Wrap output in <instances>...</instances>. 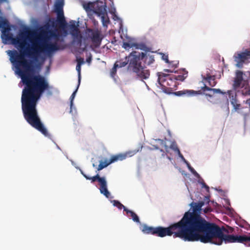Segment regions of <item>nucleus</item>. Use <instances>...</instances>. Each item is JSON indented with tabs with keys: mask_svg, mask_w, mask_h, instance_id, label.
Masks as SVG:
<instances>
[{
	"mask_svg": "<svg viewBox=\"0 0 250 250\" xmlns=\"http://www.w3.org/2000/svg\"><path fill=\"white\" fill-rule=\"evenodd\" d=\"M0 28H1V38L5 42L12 41V43L18 45L20 52L17 50H8L11 62L14 64L15 72L21 78L24 85L21 98V108L24 118L32 127L41 132L46 137L50 134L42 123L36 109L38 101L42 94L46 92L47 95L53 94V87L49 85L46 78L41 75H30L32 70L31 62L27 60L28 57L37 61L42 53L49 55L59 50L57 43L37 42L40 38L34 31L26 29L17 38H13L9 32L11 27L8 20L0 17Z\"/></svg>",
	"mask_w": 250,
	"mask_h": 250,
	"instance_id": "1",
	"label": "nucleus"
},
{
	"mask_svg": "<svg viewBox=\"0 0 250 250\" xmlns=\"http://www.w3.org/2000/svg\"><path fill=\"white\" fill-rule=\"evenodd\" d=\"M190 226L188 242L200 241L204 243H211L220 245L224 241L225 243H243L250 247V236L227 234L233 231L232 228H221L194 213L191 214Z\"/></svg>",
	"mask_w": 250,
	"mask_h": 250,
	"instance_id": "2",
	"label": "nucleus"
},
{
	"mask_svg": "<svg viewBox=\"0 0 250 250\" xmlns=\"http://www.w3.org/2000/svg\"><path fill=\"white\" fill-rule=\"evenodd\" d=\"M191 214L186 212L180 221L167 228L160 226L155 228L143 224L141 229L145 234H152L160 237L173 235L174 238H180L185 241L188 242Z\"/></svg>",
	"mask_w": 250,
	"mask_h": 250,
	"instance_id": "3",
	"label": "nucleus"
},
{
	"mask_svg": "<svg viewBox=\"0 0 250 250\" xmlns=\"http://www.w3.org/2000/svg\"><path fill=\"white\" fill-rule=\"evenodd\" d=\"M130 60L127 69L135 73L141 80H146L150 76V71L143 65L142 61L147 65H150L155 61L154 56L146 55V53L134 51L130 53Z\"/></svg>",
	"mask_w": 250,
	"mask_h": 250,
	"instance_id": "4",
	"label": "nucleus"
},
{
	"mask_svg": "<svg viewBox=\"0 0 250 250\" xmlns=\"http://www.w3.org/2000/svg\"><path fill=\"white\" fill-rule=\"evenodd\" d=\"M158 83L159 87L163 91L167 94H171L179 85V83L175 80V75L167 74L163 72H158Z\"/></svg>",
	"mask_w": 250,
	"mask_h": 250,
	"instance_id": "5",
	"label": "nucleus"
},
{
	"mask_svg": "<svg viewBox=\"0 0 250 250\" xmlns=\"http://www.w3.org/2000/svg\"><path fill=\"white\" fill-rule=\"evenodd\" d=\"M87 180H90L92 183L97 181L100 185L99 190L101 194L104 195L106 198H109L110 193L107 189V182L105 177H100L98 174L93 177H89L87 175H84Z\"/></svg>",
	"mask_w": 250,
	"mask_h": 250,
	"instance_id": "6",
	"label": "nucleus"
},
{
	"mask_svg": "<svg viewBox=\"0 0 250 250\" xmlns=\"http://www.w3.org/2000/svg\"><path fill=\"white\" fill-rule=\"evenodd\" d=\"M85 33L95 47H98L101 45L103 37L101 32L98 29L87 28Z\"/></svg>",
	"mask_w": 250,
	"mask_h": 250,
	"instance_id": "7",
	"label": "nucleus"
},
{
	"mask_svg": "<svg viewBox=\"0 0 250 250\" xmlns=\"http://www.w3.org/2000/svg\"><path fill=\"white\" fill-rule=\"evenodd\" d=\"M233 58L234 61L237 63L236 65L240 67L246 60L250 59V49H246L244 51L236 52Z\"/></svg>",
	"mask_w": 250,
	"mask_h": 250,
	"instance_id": "8",
	"label": "nucleus"
},
{
	"mask_svg": "<svg viewBox=\"0 0 250 250\" xmlns=\"http://www.w3.org/2000/svg\"><path fill=\"white\" fill-rule=\"evenodd\" d=\"M139 150H133L131 151L126 152L125 153H119L116 155H112L109 160H108L110 164L119 161H123L127 157H130L135 154Z\"/></svg>",
	"mask_w": 250,
	"mask_h": 250,
	"instance_id": "9",
	"label": "nucleus"
},
{
	"mask_svg": "<svg viewBox=\"0 0 250 250\" xmlns=\"http://www.w3.org/2000/svg\"><path fill=\"white\" fill-rule=\"evenodd\" d=\"M174 94L177 96L189 97L196 94H202V92L201 90L194 91L193 90H183L175 92Z\"/></svg>",
	"mask_w": 250,
	"mask_h": 250,
	"instance_id": "10",
	"label": "nucleus"
},
{
	"mask_svg": "<svg viewBox=\"0 0 250 250\" xmlns=\"http://www.w3.org/2000/svg\"><path fill=\"white\" fill-rule=\"evenodd\" d=\"M105 7V6L103 5L102 3L100 5L99 2H95V5H94L93 12L98 16L104 15V14H106V13H107Z\"/></svg>",
	"mask_w": 250,
	"mask_h": 250,
	"instance_id": "11",
	"label": "nucleus"
},
{
	"mask_svg": "<svg viewBox=\"0 0 250 250\" xmlns=\"http://www.w3.org/2000/svg\"><path fill=\"white\" fill-rule=\"evenodd\" d=\"M243 80V72L241 71H238L236 72V77L234 80L233 86L235 88H239Z\"/></svg>",
	"mask_w": 250,
	"mask_h": 250,
	"instance_id": "12",
	"label": "nucleus"
},
{
	"mask_svg": "<svg viewBox=\"0 0 250 250\" xmlns=\"http://www.w3.org/2000/svg\"><path fill=\"white\" fill-rule=\"evenodd\" d=\"M206 204L205 200L201 201L199 202L198 203H192L191 205H192L193 210L192 212H190L189 211H188L187 212H189L190 213H194L195 214L199 215L201 217V215L198 214L197 212H200L201 210L202 207Z\"/></svg>",
	"mask_w": 250,
	"mask_h": 250,
	"instance_id": "13",
	"label": "nucleus"
},
{
	"mask_svg": "<svg viewBox=\"0 0 250 250\" xmlns=\"http://www.w3.org/2000/svg\"><path fill=\"white\" fill-rule=\"evenodd\" d=\"M78 26V24H76L75 21H70V24L68 26V29L69 30L71 35H74V34L80 32Z\"/></svg>",
	"mask_w": 250,
	"mask_h": 250,
	"instance_id": "14",
	"label": "nucleus"
},
{
	"mask_svg": "<svg viewBox=\"0 0 250 250\" xmlns=\"http://www.w3.org/2000/svg\"><path fill=\"white\" fill-rule=\"evenodd\" d=\"M229 98L230 100V103L233 105L234 108L235 110L239 109L241 106L240 104L238 103L237 100L236 99V94L231 93L230 91L229 92Z\"/></svg>",
	"mask_w": 250,
	"mask_h": 250,
	"instance_id": "15",
	"label": "nucleus"
},
{
	"mask_svg": "<svg viewBox=\"0 0 250 250\" xmlns=\"http://www.w3.org/2000/svg\"><path fill=\"white\" fill-rule=\"evenodd\" d=\"M57 14V21L58 24L61 26H63L65 25L66 21L63 14V11L56 12Z\"/></svg>",
	"mask_w": 250,
	"mask_h": 250,
	"instance_id": "16",
	"label": "nucleus"
},
{
	"mask_svg": "<svg viewBox=\"0 0 250 250\" xmlns=\"http://www.w3.org/2000/svg\"><path fill=\"white\" fill-rule=\"evenodd\" d=\"M73 36L72 43L78 47H80L82 44V36L80 33L71 35Z\"/></svg>",
	"mask_w": 250,
	"mask_h": 250,
	"instance_id": "17",
	"label": "nucleus"
},
{
	"mask_svg": "<svg viewBox=\"0 0 250 250\" xmlns=\"http://www.w3.org/2000/svg\"><path fill=\"white\" fill-rule=\"evenodd\" d=\"M129 56L130 54L127 57H126L125 60L121 59L119 61H117L114 64H117L118 68L125 67L127 64H128L129 65L130 60V58L129 57Z\"/></svg>",
	"mask_w": 250,
	"mask_h": 250,
	"instance_id": "18",
	"label": "nucleus"
},
{
	"mask_svg": "<svg viewBox=\"0 0 250 250\" xmlns=\"http://www.w3.org/2000/svg\"><path fill=\"white\" fill-rule=\"evenodd\" d=\"M125 211L126 212V214L128 216H130L132 218L133 221L137 223H140L139 217L134 212H133L132 210H129L127 208H125Z\"/></svg>",
	"mask_w": 250,
	"mask_h": 250,
	"instance_id": "19",
	"label": "nucleus"
},
{
	"mask_svg": "<svg viewBox=\"0 0 250 250\" xmlns=\"http://www.w3.org/2000/svg\"><path fill=\"white\" fill-rule=\"evenodd\" d=\"M203 79L207 81L209 86H214L215 85L216 83L215 81V77L214 76H211L209 74H207L206 77H204Z\"/></svg>",
	"mask_w": 250,
	"mask_h": 250,
	"instance_id": "20",
	"label": "nucleus"
},
{
	"mask_svg": "<svg viewBox=\"0 0 250 250\" xmlns=\"http://www.w3.org/2000/svg\"><path fill=\"white\" fill-rule=\"evenodd\" d=\"M183 73L182 75H175V80L177 82L178 81L183 82L185 80V79L188 77V72L185 70V69H183Z\"/></svg>",
	"mask_w": 250,
	"mask_h": 250,
	"instance_id": "21",
	"label": "nucleus"
},
{
	"mask_svg": "<svg viewBox=\"0 0 250 250\" xmlns=\"http://www.w3.org/2000/svg\"><path fill=\"white\" fill-rule=\"evenodd\" d=\"M110 165L108 159L104 160V161H100V164L97 167V171H100L103 168L106 167Z\"/></svg>",
	"mask_w": 250,
	"mask_h": 250,
	"instance_id": "22",
	"label": "nucleus"
},
{
	"mask_svg": "<svg viewBox=\"0 0 250 250\" xmlns=\"http://www.w3.org/2000/svg\"><path fill=\"white\" fill-rule=\"evenodd\" d=\"M63 0H60L56 2L54 5L55 12L63 11Z\"/></svg>",
	"mask_w": 250,
	"mask_h": 250,
	"instance_id": "23",
	"label": "nucleus"
},
{
	"mask_svg": "<svg viewBox=\"0 0 250 250\" xmlns=\"http://www.w3.org/2000/svg\"><path fill=\"white\" fill-rule=\"evenodd\" d=\"M94 5H95V2H88L83 4V7L86 11H93L94 10Z\"/></svg>",
	"mask_w": 250,
	"mask_h": 250,
	"instance_id": "24",
	"label": "nucleus"
},
{
	"mask_svg": "<svg viewBox=\"0 0 250 250\" xmlns=\"http://www.w3.org/2000/svg\"><path fill=\"white\" fill-rule=\"evenodd\" d=\"M100 17L101 18L103 26L107 25V24L109 22V19L107 16V13H106V14L101 15Z\"/></svg>",
	"mask_w": 250,
	"mask_h": 250,
	"instance_id": "25",
	"label": "nucleus"
},
{
	"mask_svg": "<svg viewBox=\"0 0 250 250\" xmlns=\"http://www.w3.org/2000/svg\"><path fill=\"white\" fill-rule=\"evenodd\" d=\"M186 165L188 168V169L191 171V172L196 177L198 178L200 177L199 174L195 170V169L191 167L190 165L188 162H186Z\"/></svg>",
	"mask_w": 250,
	"mask_h": 250,
	"instance_id": "26",
	"label": "nucleus"
},
{
	"mask_svg": "<svg viewBox=\"0 0 250 250\" xmlns=\"http://www.w3.org/2000/svg\"><path fill=\"white\" fill-rule=\"evenodd\" d=\"M113 205L116 207H117L119 209H122V208L125 209L127 208L125 206H124L123 204H122L119 201L117 200H113Z\"/></svg>",
	"mask_w": 250,
	"mask_h": 250,
	"instance_id": "27",
	"label": "nucleus"
},
{
	"mask_svg": "<svg viewBox=\"0 0 250 250\" xmlns=\"http://www.w3.org/2000/svg\"><path fill=\"white\" fill-rule=\"evenodd\" d=\"M211 92H212V94H206V95L207 96H208L209 97H211L212 96V95H214L215 94H217V93H218V94H224L225 93V92H222L221 89H216V88H212V90L211 91Z\"/></svg>",
	"mask_w": 250,
	"mask_h": 250,
	"instance_id": "28",
	"label": "nucleus"
},
{
	"mask_svg": "<svg viewBox=\"0 0 250 250\" xmlns=\"http://www.w3.org/2000/svg\"><path fill=\"white\" fill-rule=\"evenodd\" d=\"M204 200L205 201V203L206 204L209 205L210 203L212 204L213 206L215 207H217L218 205V204L216 202H214L213 201H210L209 200V197L206 196L204 197Z\"/></svg>",
	"mask_w": 250,
	"mask_h": 250,
	"instance_id": "29",
	"label": "nucleus"
},
{
	"mask_svg": "<svg viewBox=\"0 0 250 250\" xmlns=\"http://www.w3.org/2000/svg\"><path fill=\"white\" fill-rule=\"evenodd\" d=\"M170 148L176 152H179L180 150L178 148L177 144L175 141L171 142V144L170 146Z\"/></svg>",
	"mask_w": 250,
	"mask_h": 250,
	"instance_id": "30",
	"label": "nucleus"
},
{
	"mask_svg": "<svg viewBox=\"0 0 250 250\" xmlns=\"http://www.w3.org/2000/svg\"><path fill=\"white\" fill-rule=\"evenodd\" d=\"M166 138L165 139V140H162V139H158V141H159L160 142V144L165 147V149L166 150V151L167 153L168 152V146L167 145L166 140Z\"/></svg>",
	"mask_w": 250,
	"mask_h": 250,
	"instance_id": "31",
	"label": "nucleus"
},
{
	"mask_svg": "<svg viewBox=\"0 0 250 250\" xmlns=\"http://www.w3.org/2000/svg\"><path fill=\"white\" fill-rule=\"evenodd\" d=\"M117 68H118V64H114L113 67L111 69L110 71V75L112 78H114L115 75H116Z\"/></svg>",
	"mask_w": 250,
	"mask_h": 250,
	"instance_id": "32",
	"label": "nucleus"
},
{
	"mask_svg": "<svg viewBox=\"0 0 250 250\" xmlns=\"http://www.w3.org/2000/svg\"><path fill=\"white\" fill-rule=\"evenodd\" d=\"M76 70L78 72V83L79 84L78 85V86H79L81 81V65H80V64H77L76 65Z\"/></svg>",
	"mask_w": 250,
	"mask_h": 250,
	"instance_id": "33",
	"label": "nucleus"
},
{
	"mask_svg": "<svg viewBox=\"0 0 250 250\" xmlns=\"http://www.w3.org/2000/svg\"><path fill=\"white\" fill-rule=\"evenodd\" d=\"M132 47H135L136 49H143L145 47V45L143 44H139L137 43H132Z\"/></svg>",
	"mask_w": 250,
	"mask_h": 250,
	"instance_id": "34",
	"label": "nucleus"
},
{
	"mask_svg": "<svg viewBox=\"0 0 250 250\" xmlns=\"http://www.w3.org/2000/svg\"><path fill=\"white\" fill-rule=\"evenodd\" d=\"M242 93L244 96H250V88L245 87L242 90Z\"/></svg>",
	"mask_w": 250,
	"mask_h": 250,
	"instance_id": "35",
	"label": "nucleus"
},
{
	"mask_svg": "<svg viewBox=\"0 0 250 250\" xmlns=\"http://www.w3.org/2000/svg\"><path fill=\"white\" fill-rule=\"evenodd\" d=\"M168 64H169V66L170 67L175 68L177 67L178 65L179 64V62L177 61H171V62H169Z\"/></svg>",
	"mask_w": 250,
	"mask_h": 250,
	"instance_id": "36",
	"label": "nucleus"
},
{
	"mask_svg": "<svg viewBox=\"0 0 250 250\" xmlns=\"http://www.w3.org/2000/svg\"><path fill=\"white\" fill-rule=\"evenodd\" d=\"M79 86H77V89L75 90V91L73 92V93L72 94L71 96H70V105L71 106H72L73 105V101L75 97V95H76V93L77 92V89L78 88Z\"/></svg>",
	"mask_w": 250,
	"mask_h": 250,
	"instance_id": "37",
	"label": "nucleus"
},
{
	"mask_svg": "<svg viewBox=\"0 0 250 250\" xmlns=\"http://www.w3.org/2000/svg\"><path fill=\"white\" fill-rule=\"evenodd\" d=\"M132 43H130L129 42H125L123 43V47H124L125 49H127L128 48L132 47Z\"/></svg>",
	"mask_w": 250,
	"mask_h": 250,
	"instance_id": "38",
	"label": "nucleus"
},
{
	"mask_svg": "<svg viewBox=\"0 0 250 250\" xmlns=\"http://www.w3.org/2000/svg\"><path fill=\"white\" fill-rule=\"evenodd\" d=\"M50 34H51V37H52L53 38H54V39H55L56 40H58L60 36V34L59 33L55 32H51Z\"/></svg>",
	"mask_w": 250,
	"mask_h": 250,
	"instance_id": "39",
	"label": "nucleus"
},
{
	"mask_svg": "<svg viewBox=\"0 0 250 250\" xmlns=\"http://www.w3.org/2000/svg\"><path fill=\"white\" fill-rule=\"evenodd\" d=\"M162 59L164 60L166 62L168 63L169 62V61L168 60V55L163 54L162 55Z\"/></svg>",
	"mask_w": 250,
	"mask_h": 250,
	"instance_id": "40",
	"label": "nucleus"
},
{
	"mask_svg": "<svg viewBox=\"0 0 250 250\" xmlns=\"http://www.w3.org/2000/svg\"><path fill=\"white\" fill-rule=\"evenodd\" d=\"M77 64H80V65H81L82 64H83L84 63V59L82 58H78L77 59Z\"/></svg>",
	"mask_w": 250,
	"mask_h": 250,
	"instance_id": "41",
	"label": "nucleus"
},
{
	"mask_svg": "<svg viewBox=\"0 0 250 250\" xmlns=\"http://www.w3.org/2000/svg\"><path fill=\"white\" fill-rule=\"evenodd\" d=\"M202 90L203 91H211L212 90V88H210V87H209L208 86H207V85H205L204 86L202 87Z\"/></svg>",
	"mask_w": 250,
	"mask_h": 250,
	"instance_id": "42",
	"label": "nucleus"
},
{
	"mask_svg": "<svg viewBox=\"0 0 250 250\" xmlns=\"http://www.w3.org/2000/svg\"><path fill=\"white\" fill-rule=\"evenodd\" d=\"M212 211V209L210 207H208L204 209V212L205 213L210 212Z\"/></svg>",
	"mask_w": 250,
	"mask_h": 250,
	"instance_id": "43",
	"label": "nucleus"
},
{
	"mask_svg": "<svg viewBox=\"0 0 250 250\" xmlns=\"http://www.w3.org/2000/svg\"><path fill=\"white\" fill-rule=\"evenodd\" d=\"M86 61L87 63L90 64L92 61V56L90 55L88 57L86 58Z\"/></svg>",
	"mask_w": 250,
	"mask_h": 250,
	"instance_id": "44",
	"label": "nucleus"
},
{
	"mask_svg": "<svg viewBox=\"0 0 250 250\" xmlns=\"http://www.w3.org/2000/svg\"><path fill=\"white\" fill-rule=\"evenodd\" d=\"M202 185V187H204L205 188H206V189H207V190L208 191L209 190V187L208 186H207L206 183L205 182H203L201 183Z\"/></svg>",
	"mask_w": 250,
	"mask_h": 250,
	"instance_id": "45",
	"label": "nucleus"
},
{
	"mask_svg": "<svg viewBox=\"0 0 250 250\" xmlns=\"http://www.w3.org/2000/svg\"><path fill=\"white\" fill-rule=\"evenodd\" d=\"M246 104H248L249 105V107L250 108V98L246 101Z\"/></svg>",
	"mask_w": 250,
	"mask_h": 250,
	"instance_id": "46",
	"label": "nucleus"
},
{
	"mask_svg": "<svg viewBox=\"0 0 250 250\" xmlns=\"http://www.w3.org/2000/svg\"><path fill=\"white\" fill-rule=\"evenodd\" d=\"M247 73L248 76V81L250 82V72H247Z\"/></svg>",
	"mask_w": 250,
	"mask_h": 250,
	"instance_id": "47",
	"label": "nucleus"
},
{
	"mask_svg": "<svg viewBox=\"0 0 250 250\" xmlns=\"http://www.w3.org/2000/svg\"><path fill=\"white\" fill-rule=\"evenodd\" d=\"M177 153L178 154V155L180 158H183V155L181 154L180 150H179V152H177Z\"/></svg>",
	"mask_w": 250,
	"mask_h": 250,
	"instance_id": "48",
	"label": "nucleus"
},
{
	"mask_svg": "<svg viewBox=\"0 0 250 250\" xmlns=\"http://www.w3.org/2000/svg\"><path fill=\"white\" fill-rule=\"evenodd\" d=\"M164 71L166 72H172V71H171L170 70H169V69H165Z\"/></svg>",
	"mask_w": 250,
	"mask_h": 250,
	"instance_id": "49",
	"label": "nucleus"
},
{
	"mask_svg": "<svg viewBox=\"0 0 250 250\" xmlns=\"http://www.w3.org/2000/svg\"><path fill=\"white\" fill-rule=\"evenodd\" d=\"M160 150L161 152H162L163 153L162 154V155L163 156H165V154H164L165 152H164V151L163 149H160Z\"/></svg>",
	"mask_w": 250,
	"mask_h": 250,
	"instance_id": "50",
	"label": "nucleus"
},
{
	"mask_svg": "<svg viewBox=\"0 0 250 250\" xmlns=\"http://www.w3.org/2000/svg\"><path fill=\"white\" fill-rule=\"evenodd\" d=\"M153 146L154 147L155 149H159V147L158 146Z\"/></svg>",
	"mask_w": 250,
	"mask_h": 250,
	"instance_id": "51",
	"label": "nucleus"
},
{
	"mask_svg": "<svg viewBox=\"0 0 250 250\" xmlns=\"http://www.w3.org/2000/svg\"><path fill=\"white\" fill-rule=\"evenodd\" d=\"M181 158V159L184 161V162L185 163H186V162H187V161H186V160L184 158V157H183V158Z\"/></svg>",
	"mask_w": 250,
	"mask_h": 250,
	"instance_id": "52",
	"label": "nucleus"
},
{
	"mask_svg": "<svg viewBox=\"0 0 250 250\" xmlns=\"http://www.w3.org/2000/svg\"><path fill=\"white\" fill-rule=\"evenodd\" d=\"M81 173L84 176V175H86V174H85L82 171H81Z\"/></svg>",
	"mask_w": 250,
	"mask_h": 250,
	"instance_id": "53",
	"label": "nucleus"
},
{
	"mask_svg": "<svg viewBox=\"0 0 250 250\" xmlns=\"http://www.w3.org/2000/svg\"><path fill=\"white\" fill-rule=\"evenodd\" d=\"M167 158L170 160V158L169 157H167Z\"/></svg>",
	"mask_w": 250,
	"mask_h": 250,
	"instance_id": "54",
	"label": "nucleus"
},
{
	"mask_svg": "<svg viewBox=\"0 0 250 250\" xmlns=\"http://www.w3.org/2000/svg\"><path fill=\"white\" fill-rule=\"evenodd\" d=\"M93 166L94 167H95V165L94 164H93Z\"/></svg>",
	"mask_w": 250,
	"mask_h": 250,
	"instance_id": "55",
	"label": "nucleus"
}]
</instances>
